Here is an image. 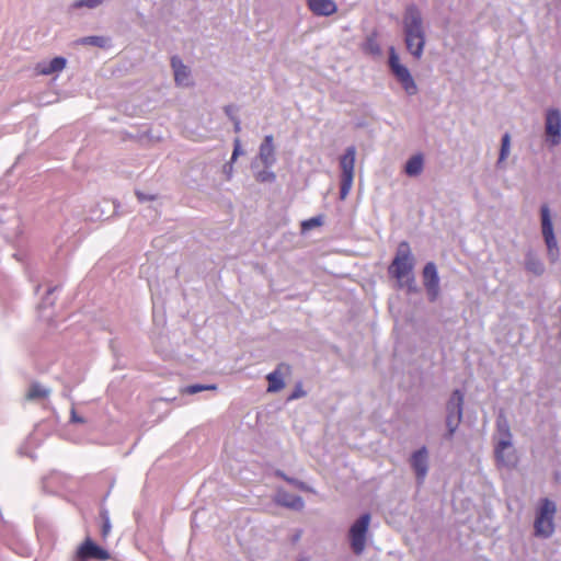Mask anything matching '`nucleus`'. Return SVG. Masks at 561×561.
Masks as SVG:
<instances>
[{
  "mask_svg": "<svg viewBox=\"0 0 561 561\" xmlns=\"http://www.w3.org/2000/svg\"><path fill=\"white\" fill-rule=\"evenodd\" d=\"M402 30L407 50L415 58L423 56L426 45V31L421 10L410 4L405 8L402 16Z\"/></svg>",
  "mask_w": 561,
  "mask_h": 561,
  "instance_id": "obj_1",
  "label": "nucleus"
},
{
  "mask_svg": "<svg viewBox=\"0 0 561 561\" xmlns=\"http://www.w3.org/2000/svg\"><path fill=\"white\" fill-rule=\"evenodd\" d=\"M414 256L408 242H401L398 245L396 256L389 266V274L394 277L400 287L407 288L409 291L415 289L414 277Z\"/></svg>",
  "mask_w": 561,
  "mask_h": 561,
  "instance_id": "obj_2",
  "label": "nucleus"
},
{
  "mask_svg": "<svg viewBox=\"0 0 561 561\" xmlns=\"http://www.w3.org/2000/svg\"><path fill=\"white\" fill-rule=\"evenodd\" d=\"M388 66L396 81L408 96H414L419 93L420 89L415 78L407 65L402 62L394 47H390L388 50Z\"/></svg>",
  "mask_w": 561,
  "mask_h": 561,
  "instance_id": "obj_3",
  "label": "nucleus"
},
{
  "mask_svg": "<svg viewBox=\"0 0 561 561\" xmlns=\"http://www.w3.org/2000/svg\"><path fill=\"white\" fill-rule=\"evenodd\" d=\"M557 514V504L542 499L535 512L534 535L538 538L548 539L556 530L554 517Z\"/></svg>",
  "mask_w": 561,
  "mask_h": 561,
  "instance_id": "obj_4",
  "label": "nucleus"
},
{
  "mask_svg": "<svg viewBox=\"0 0 561 561\" xmlns=\"http://www.w3.org/2000/svg\"><path fill=\"white\" fill-rule=\"evenodd\" d=\"M540 231L547 248L548 259L554 263L559 259L560 249L554 232L552 211L547 204L540 207Z\"/></svg>",
  "mask_w": 561,
  "mask_h": 561,
  "instance_id": "obj_5",
  "label": "nucleus"
},
{
  "mask_svg": "<svg viewBox=\"0 0 561 561\" xmlns=\"http://www.w3.org/2000/svg\"><path fill=\"white\" fill-rule=\"evenodd\" d=\"M543 144L548 149L561 145V110L549 106L543 112Z\"/></svg>",
  "mask_w": 561,
  "mask_h": 561,
  "instance_id": "obj_6",
  "label": "nucleus"
},
{
  "mask_svg": "<svg viewBox=\"0 0 561 561\" xmlns=\"http://www.w3.org/2000/svg\"><path fill=\"white\" fill-rule=\"evenodd\" d=\"M370 515L368 513L358 517L348 529V541L351 549L357 556L362 554L367 545L368 530L370 525Z\"/></svg>",
  "mask_w": 561,
  "mask_h": 561,
  "instance_id": "obj_7",
  "label": "nucleus"
},
{
  "mask_svg": "<svg viewBox=\"0 0 561 561\" xmlns=\"http://www.w3.org/2000/svg\"><path fill=\"white\" fill-rule=\"evenodd\" d=\"M463 396L459 390L453 392L447 403L446 426L448 435L453 436L462 417Z\"/></svg>",
  "mask_w": 561,
  "mask_h": 561,
  "instance_id": "obj_8",
  "label": "nucleus"
},
{
  "mask_svg": "<svg viewBox=\"0 0 561 561\" xmlns=\"http://www.w3.org/2000/svg\"><path fill=\"white\" fill-rule=\"evenodd\" d=\"M417 484H423L430 470V451L425 446L414 450L409 458Z\"/></svg>",
  "mask_w": 561,
  "mask_h": 561,
  "instance_id": "obj_9",
  "label": "nucleus"
},
{
  "mask_svg": "<svg viewBox=\"0 0 561 561\" xmlns=\"http://www.w3.org/2000/svg\"><path fill=\"white\" fill-rule=\"evenodd\" d=\"M493 439L494 451L496 449H507L514 447L510 424L503 414H500L496 419V430Z\"/></svg>",
  "mask_w": 561,
  "mask_h": 561,
  "instance_id": "obj_10",
  "label": "nucleus"
},
{
  "mask_svg": "<svg viewBox=\"0 0 561 561\" xmlns=\"http://www.w3.org/2000/svg\"><path fill=\"white\" fill-rule=\"evenodd\" d=\"M423 284L426 289L428 299L435 301L440 293L439 276L436 265L433 262L427 263L423 270Z\"/></svg>",
  "mask_w": 561,
  "mask_h": 561,
  "instance_id": "obj_11",
  "label": "nucleus"
},
{
  "mask_svg": "<svg viewBox=\"0 0 561 561\" xmlns=\"http://www.w3.org/2000/svg\"><path fill=\"white\" fill-rule=\"evenodd\" d=\"M77 559L80 561L90 559L107 560L110 559V553L94 543L90 538H87L77 550Z\"/></svg>",
  "mask_w": 561,
  "mask_h": 561,
  "instance_id": "obj_12",
  "label": "nucleus"
},
{
  "mask_svg": "<svg viewBox=\"0 0 561 561\" xmlns=\"http://www.w3.org/2000/svg\"><path fill=\"white\" fill-rule=\"evenodd\" d=\"M356 148L351 146L340 158L341 179L354 180L355 175Z\"/></svg>",
  "mask_w": 561,
  "mask_h": 561,
  "instance_id": "obj_13",
  "label": "nucleus"
},
{
  "mask_svg": "<svg viewBox=\"0 0 561 561\" xmlns=\"http://www.w3.org/2000/svg\"><path fill=\"white\" fill-rule=\"evenodd\" d=\"M67 66V59L64 57H55L49 60H42L36 64L35 72L41 76L58 75Z\"/></svg>",
  "mask_w": 561,
  "mask_h": 561,
  "instance_id": "obj_14",
  "label": "nucleus"
},
{
  "mask_svg": "<svg viewBox=\"0 0 561 561\" xmlns=\"http://www.w3.org/2000/svg\"><path fill=\"white\" fill-rule=\"evenodd\" d=\"M274 500L277 504L294 511H301L305 507V502L300 496L290 494L283 489L277 490Z\"/></svg>",
  "mask_w": 561,
  "mask_h": 561,
  "instance_id": "obj_15",
  "label": "nucleus"
},
{
  "mask_svg": "<svg viewBox=\"0 0 561 561\" xmlns=\"http://www.w3.org/2000/svg\"><path fill=\"white\" fill-rule=\"evenodd\" d=\"M259 159L265 168H271L275 163V147L272 135L264 137L259 149Z\"/></svg>",
  "mask_w": 561,
  "mask_h": 561,
  "instance_id": "obj_16",
  "label": "nucleus"
},
{
  "mask_svg": "<svg viewBox=\"0 0 561 561\" xmlns=\"http://www.w3.org/2000/svg\"><path fill=\"white\" fill-rule=\"evenodd\" d=\"M310 11L319 16H330L337 10L333 0H307Z\"/></svg>",
  "mask_w": 561,
  "mask_h": 561,
  "instance_id": "obj_17",
  "label": "nucleus"
},
{
  "mask_svg": "<svg viewBox=\"0 0 561 561\" xmlns=\"http://www.w3.org/2000/svg\"><path fill=\"white\" fill-rule=\"evenodd\" d=\"M289 368L286 365H279L277 369L270 373L266 376V379L268 381L267 391L268 392H277L282 390L285 386L284 377L288 373Z\"/></svg>",
  "mask_w": 561,
  "mask_h": 561,
  "instance_id": "obj_18",
  "label": "nucleus"
},
{
  "mask_svg": "<svg viewBox=\"0 0 561 561\" xmlns=\"http://www.w3.org/2000/svg\"><path fill=\"white\" fill-rule=\"evenodd\" d=\"M494 454L497 463L502 467L514 468L518 462V455L515 447L496 449Z\"/></svg>",
  "mask_w": 561,
  "mask_h": 561,
  "instance_id": "obj_19",
  "label": "nucleus"
},
{
  "mask_svg": "<svg viewBox=\"0 0 561 561\" xmlns=\"http://www.w3.org/2000/svg\"><path fill=\"white\" fill-rule=\"evenodd\" d=\"M424 169V157L421 153L414 154L405 162L404 172L410 178L419 176Z\"/></svg>",
  "mask_w": 561,
  "mask_h": 561,
  "instance_id": "obj_20",
  "label": "nucleus"
},
{
  "mask_svg": "<svg viewBox=\"0 0 561 561\" xmlns=\"http://www.w3.org/2000/svg\"><path fill=\"white\" fill-rule=\"evenodd\" d=\"M161 324V328L164 325V319L163 317L159 318L157 314L154 316V325L156 330L152 333V342L154 344V347L159 352L164 351V344L170 342V337L162 334V332L159 330V325Z\"/></svg>",
  "mask_w": 561,
  "mask_h": 561,
  "instance_id": "obj_21",
  "label": "nucleus"
},
{
  "mask_svg": "<svg viewBox=\"0 0 561 561\" xmlns=\"http://www.w3.org/2000/svg\"><path fill=\"white\" fill-rule=\"evenodd\" d=\"M194 78L188 67L178 64V87H192Z\"/></svg>",
  "mask_w": 561,
  "mask_h": 561,
  "instance_id": "obj_22",
  "label": "nucleus"
},
{
  "mask_svg": "<svg viewBox=\"0 0 561 561\" xmlns=\"http://www.w3.org/2000/svg\"><path fill=\"white\" fill-rule=\"evenodd\" d=\"M511 135L508 133L504 134L501 139V148H500V154L497 159V165L500 168H503L506 159L511 154Z\"/></svg>",
  "mask_w": 561,
  "mask_h": 561,
  "instance_id": "obj_23",
  "label": "nucleus"
},
{
  "mask_svg": "<svg viewBox=\"0 0 561 561\" xmlns=\"http://www.w3.org/2000/svg\"><path fill=\"white\" fill-rule=\"evenodd\" d=\"M525 264L527 271L531 272L535 275H541L545 271L542 261L534 254L527 255Z\"/></svg>",
  "mask_w": 561,
  "mask_h": 561,
  "instance_id": "obj_24",
  "label": "nucleus"
},
{
  "mask_svg": "<svg viewBox=\"0 0 561 561\" xmlns=\"http://www.w3.org/2000/svg\"><path fill=\"white\" fill-rule=\"evenodd\" d=\"M105 3V0H76L70 4L71 10H80L82 8L93 10Z\"/></svg>",
  "mask_w": 561,
  "mask_h": 561,
  "instance_id": "obj_25",
  "label": "nucleus"
},
{
  "mask_svg": "<svg viewBox=\"0 0 561 561\" xmlns=\"http://www.w3.org/2000/svg\"><path fill=\"white\" fill-rule=\"evenodd\" d=\"M48 394H49L48 389H46L45 387H43L38 383H34L28 388L26 398L28 400H35V399L46 398Z\"/></svg>",
  "mask_w": 561,
  "mask_h": 561,
  "instance_id": "obj_26",
  "label": "nucleus"
},
{
  "mask_svg": "<svg viewBox=\"0 0 561 561\" xmlns=\"http://www.w3.org/2000/svg\"><path fill=\"white\" fill-rule=\"evenodd\" d=\"M79 42L82 45H92L101 48L106 47L108 44V39L103 36H87L81 38Z\"/></svg>",
  "mask_w": 561,
  "mask_h": 561,
  "instance_id": "obj_27",
  "label": "nucleus"
},
{
  "mask_svg": "<svg viewBox=\"0 0 561 561\" xmlns=\"http://www.w3.org/2000/svg\"><path fill=\"white\" fill-rule=\"evenodd\" d=\"M363 49L366 54H369L373 56H378L381 53L380 45L378 44V42L376 41V38L374 36H369L366 39V42L363 46Z\"/></svg>",
  "mask_w": 561,
  "mask_h": 561,
  "instance_id": "obj_28",
  "label": "nucleus"
},
{
  "mask_svg": "<svg viewBox=\"0 0 561 561\" xmlns=\"http://www.w3.org/2000/svg\"><path fill=\"white\" fill-rule=\"evenodd\" d=\"M216 389H217L216 385H192V386H187V387L182 388L181 389V393H183V394H195V393L201 392V391L216 390Z\"/></svg>",
  "mask_w": 561,
  "mask_h": 561,
  "instance_id": "obj_29",
  "label": "nucleus"
},
{
  "mask_svg": "<svg viewBox=\"0 0 561 561\" xmlns=\"http://www.w3.org/2000/svg\"><path fill=\"white\" fill-rule=\"evenodd\" d=\"M255 179H256V181L262 182V183H265V182L271 183V182H274V180L276 179V175L273 171H270L268 168H266L265 170L257 172L255 174Z\"/></svg>",
  "mask_w": 561,
  "mask_h": 561,
  "instance_id": "obj_30",
  "label": "nucleus"
},
{
  "mask_svg": "<svg viewBox=\"0 0 561 561\" xmlns=\"http://www.w3.org/2000/svg\"><path fill=\"white\" fill-rule=\"evenodd\" d=\"M354 180L341 179L340 198L345 199L353 187Z\"/></svg>",
  "mask_w": 561,
  "mask_h": 561,
  "instance_id": "obj_31",
  "label": "nucleus"
},
{
  "mask_svg": "<svg viewBox=\"0 0 561 561\" xmlns=\"http://www.w3.org/2000/svg\"><path fill=\"white\" fill-rule=\"evenodd\" d=\"M322 225V217L318 216V217H312L308 220H305L302 221L301 224V229L302 231H308L314 227H319Z\"/></svg>",
  "mask_w": 561,
  "mask_h": 561,
  "instance_id": "obj_32",
  "label": "nucleus"
},
{
  "mask_svg": "<svg viewBox=\"0 0 561 561\" xmlns=\"http://www.w3.org/2000/svg\"><path fill=\"white\" fill-rule=\"evenodd\" d=\"M135 195L140 203L152 202L157 198L154 194L142 192L140 190H136Z\"/></svg>",
  "mask_w": 561,
  "mask_h": 561,
  "instance_id": "obj_33",
  "label": "nucleus"
},
{
  "mask_svg": "<svg viewBox=\"0 0 561 561\" xmlns=\"http://www.w3.org/2000/svg\"><path fill=\"white\" fill-rule=\"evenodd\" d=\"M279 477H282L284 480H286L288 483L299 488L300 490H304V491H309L310 489L308 488V485H306L304 482L301 481H298L296 479H293V478H288L286 477L284 473H277Z\"/></svg>",
  "mask_w": 561,
  "mask_h": 561,
  "instance_id": "obj_34",
  "label": "nucleus"
},
{
  "mask_svg": "<svg viewBox=\"0 0 561 561\" xmlns=\"http://www.w3.org/2000/svg\"><path fill=\"white\" fill-rule=\"evenodd\" d=\"M221 172L225 175L226 181H230L233 176V165L231 163H225L221 168Z\"/></svg>",
  "mask_w": 561,
  "mask_h": 561,
  "instance_id": "obj_35",
  "label": "nucleus"
},
{
  "mask_svg": "<svg viewBox=\"0 0 561 561\" xmlns=\"http://www.w3.org/2000/svg\"><path fill=\"white\" fill-rule=\"evenodd\" d=\"M243 153H244V151L242 149L240 139L239 138L234 139V141H233V151H232L233 158H239Z\"/></svg>",
  "mask_w": 561,
  "mask_h": 561,
  "instance_id": "obj_36",
  "label": "nucleus"
},
{
  "mask_svg": "<svg viewBox=\"0 0 561 561\" xmlns=\"http://www.w3.org/2000/svg\"><path fill=\"white\" fill-rule=\"evenodd\" d=\"M110 530H111V524H110V519L106 517L104 520L103 527H102L103 536L104 537L107 536Z\"/></svg>",
  "mask_w": 561,
  "mask_h": 561,
  "instance_id": "obj_37",
  "label": "nucleus"
},
{
  "mask_svg": "<svg viewBox=\"0 0 561 561\" xmlns=\"http://www.w3.org/2000/svg\"><path fill=\"white\" fill-rule=\"evenodd\" d=\"M72 421H75V422H82V420H81V419H79V417L76 415V413H75V412H72Z\"/></svg>",
  "mask_w": 561,
  "mask_h": 561,
  "instance_id": "obj_38",
  "label": "nucleus"
},
{
  "mask_svg": "<svg viewBox=\"0 0 561 561\" xmlns=\"http://www.w3.org/2000/svg\"><path fill=\"white\" fill-rule=\"evenodd\" d=\"M238 158H233V154H231V158H230V161H228L227 163H231V165H233V163L237 161Z\"/></svg>",
  "mask_w": 561,
  "mask_h": 561,
  "instance_id": "obj_39",
  "label": "nucleus"
},
{
  "mask_svg": "<svg viewBox=\"0 0 561 561\" xmlns=\"http://www.w3.org/2000/svg\"><path fill=\"white\" fill-rule=\"evenodd\" d=\"M171 66L174 67L175 66V58H171Z\"/></svg>",
  "mask_w": 561,
  "mask_h": 561,
  "instance_id": "obj_40",
  "label": "nucleus"
},
{
  "mask_svg": "<svg viewBox=\"0 0 561 561\" xmlns=\"http://www.w3.org/2000/svg\"><path fill=\"white\" fill-rule=\"evenodd\" d=\"M298 561H310V559L309 558H301Z\"/></svg>",
  "mask_w": 561,
  "mask_h": 561,
  "instance_id": "obj_41",
  "label": "nucleus"
},
{
  "mask_svg": "<svg viewBox=\"0 0 561 561\" xmlns=\"http://www.w3.org/2000/svg\"><path fill=\"white\" fill-rule=\"evenodd\" d=\"M54 290H55V288H50V289H48V291H47L48 296H49Z\"/></svg>",
  "mask_w": 561,
  "mask_h": 561,
  "instance_id": "obj_42",
  "label": "nucleus"
},
{
  "mask_svg": "<svg viewBox=\"0 0 561 561\" xmlns=\"http://www.w3.org/2000/svg\"><path fill=\"white\" fill-rule=\"evenodd\" d=\"M240 129L239 123L236 124V130L238 131Z\"/></svg>",
  "mask_w": 561,
  "mask_h": 561,
  "instance_id": "obj_43",
  "label": "nucleus"
},
{
  "mask_svg": "<svg viewBox=\"0 0 561 561\" xmlns=\"http://www.w3.org/2000/svg\"><path fill=\"white\" fill-rule=\"evenodd\" d=\"M46 300L49 302V305H53V301L49 300V298L47 297Z\"/></svg>",
  "mask_w": 561,
  "mask_h": 561,
  "instance_id": "obj_44",
  "label": "nucleus"
}]
</instances>
